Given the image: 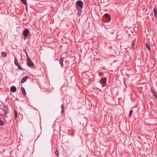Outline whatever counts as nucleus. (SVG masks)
Returning <instances> with one entry per match:
<instances>
[{
	"instance_id": "nucleus-1",
	"label": "nucleus",
	"mask_w": 157,
	"mask_h": 157,
	"mask_svg": "<svg viewBox=\"0 0 157 157\" xmlns=\"http://www.w3.org/2000/svg\"><path fill=\"white\" fill-rule=\"evenodd\" d=\"M76 6L77 10L78 11L82 12V10L83 8V2L81 0L77 1L76 3Z\"/></svg>"
},
{
	"instance_id": "nucleus-2",
	"label": "nucleus",
	"mask_w": 157,
	"mask_h": 157,
	"mask_svg": "<svg viewBox=\"0 0 157 157\" xmlns=\"http://www.w3.org/2000/svg\"><path fill=\"white\" fill-rule=\"evenodd\" d=\"M27 65L30 67H35L34 64L33 63L29 57L27 56Z\"/></svg>"
},
{
	"instance_id": "nucleus-3",
	"label": "nucleus",
	"mask_w": 157,
	"mask_h": 157,
	"mask_svg": "<svg viewBox=\"0 0 157 157\" xmlns=\"http://www.w3.org/2000/svg\"><path fill=\"white\" fill-rule=\"evenodd\" d=\"M29 33V29L27 28H26L25 29L24 31L23 34L24 37H26L28 36Z\"/></svg>"
},
{
	"instance_id": "nucleus-4",
	"label": "nucleus",
	"mask_w": 157,
	"mask_h": 157,
	"mask_svg": "<svg viewBox=\"0 0 157 157\" xmlns=\"http://www.w3.org/2000/svg\"><path fill=\"white\" fill-rule=\"evenodd\" d=\"M28 79V76L27 75L25 76L24 77L22 78L21 81V83H23L25 82L26 80Z\"/></svg>"
},
{
	"instance_id": "nucleus-5",
	"label": "nucleus",
	"mask_w": 157,
	"mask_h": 157,
	"mask_svg": "<svg viewBox=\"0 0 157 157\" xmlns=\"http://www.w3.org/2000/svg\"><path fill=\"white\" fill-rule=\"evenodd\" d=\"M10 90L12 92H15L16 90V88L14 86H12L10 88Z\"/></svg>"
},
{
	"instance_id": "nucleus-6",
	"label": "nucleus",
	"mask_w": 157,
	"mask_h": 157,
	"mask_svg": "<svg viewBox=\"0 0 157 157\" xmlns=\"http://www.w3.org/2000/svg\"><path fill=\"white\" fill-rule=\"evenodd\" d=\"M21 92L22 94L23 95H25L26 94V92L25 91V88L23 87H21Z\"/></svg>"
},
{
	"instance_id": "nucleus-7",
	"label": "nucleus",
	"mask_w": 157,
	"mask_h": 157,
	"mask_svg": "<svg viewBox=\"0 0 157 157\" xmlns=\"http://www.w3.org/2000/svg\"><path fill=\"white\" fill-rule=\"evenodd\" d=\"M2 110L4 111L5 113V116L6 117H7V116L6 115V114L7 113L9 112L8 109H3Z\"/></svg>"
},
{
	"instance_id": "nucleus-8",
	"label": "nucleus",
	"mask_w": 157,
	"mask_h": 157,
	"mask_svg": "<svg viewBox=\"0 0 157 157\" xmlns=\"http://www.w3.org/2000/svg\"><path fill=\"white\" fill-rule=\"evenodd\" d=\"M153 13L155 16V17H157V8H155L153 10Z\"/></svg>"
},
{
	"instance_id": "nucleus-9",
	"label": "nucleus",
	"mask_w": 157,
	"mask_h": 157,
	"mask_svg": "<svg viewBox=\"0 0 157 157\" xmlns=\"http://www.w3.org/2000/svg\"><path fill=\"white\" fill-rule=\"evenodd\" d=\"M106 79L105 78H103L101 79L100 81L101 83L103 84H106Z\"/></svg>"
},
{
	"instance_id": "nucleus-10",
	"label": "nucleus",
	"mask_w": 157,
	"mask_h": 157,
	"mask_svg": "<svg viewBox=\"0 0 157 157\" xmlns=\"http://www.w3.org/2000/svg\"><path fill=\"white\" fill-rule=\"evenodd\" d=\"M14 63L15 65L16 66L19 64L18 63V61L16 57H15L14 59Z\"/></svg>"
},
{
	"instance_id": "nucleus-11",
	"label": "nucleus",
	"mask_w": 157,
	"mask_h": 157,
	"mask_svg": "<svg viewBox=\"0 0 157 157\" xmlns=\"http://www.w3.org/2000/svg\"><path fill=\"white\" fill-rule=\"evenodd\" d=\"M145 47L147 49H148L149 51H150L151 50L149 44H148L147 43L146 44Z\"/></svg>"
},
{
	"instance_id": "nucleus-12",
	"label": "nucleus",
	"mask_w": 157,
	"mask_h": 157,
	"mask_svg": "<svg viewBox=\"0 0 157 157\" xmlns=\"http://www.w3.org/2000/svg\"><path fill=\"white\" fill-rule=\"evenodd\" d=\"M64 58H62L60 60L59 63L61 65L62 67H63V59Z\"/></svg>"
},
{
	"instance_id": "nucleus-13",
	"label": "nucleus",
	"mask_w": 157,
	"mask_h": 157,
	"mask_svg": "<svg viewBox=\"0 0 157 157\" xmlns=\"http://www.w3.org/2000/svg\"><path fill=\"white\" fill-rule=\"evenodd\" d=\"M151 90L152 93L153 94H154V96L157 98V94L155 92V91L153 90L152 89H151Z\"/></svg>"
},
{
	"instance_id": "nucleus-14",
	"label": "nucleus",
	"mask_w": 157,
	"mask_h": 157,
	"mask_svg": "<svg viewBox=\"0 0 157 157\" xmlns=\"http://www.w3.org/2000/svg\"><path fill=\"white\" fill-rule=\"evenodd\" d=\"M21 2L24 5H27V2L26 0H21Z\"/></svg>"
},
{
	"instance_id": "nucleus-15",
	"label": "nucleus",
	"mask_w": 157,
	"mask_h": 157,
	"mask_svg": "<svg viewBox=\"0 0 157 157\" xmlns=\"http://www.w3.org/2000/svg\"><path fill=\"white\" fill-rule=\"evenodd\" d=\"M1 54L3 55V57H6L7 53L6 52H2L1 53Z\"/></svg>"
},
{
	"instance_id": "nucleus-16",
	"label": "nucleus",
	"mask_w": 157,
	"mask_h": 157,
	"mask_svg": "<svg viewBox=\"0 0 157 157\" xmlns=\"http://www.w3.org/2000/svg\"><path fill=\"white\" fill-rule=\"evenodd\" d=\"M132 112L133 111L132 110H130L128 115V116H129V117H130L132 115Z\"/></svg>"
},
{
	"instance_id": "nucleus-17",
	"label": "nucleus",
	"mask_w": 157,
	"mask_h": 157,
	"mask_svg": "<svg viewBox=\"0 0 157 157\" xmlns=\"http://www.w3.org/2000/svg\"><path fill=\"white\" fill-rule=\"evenodd\" d=\"M61 107L62 109V111L61 112V113H62L64 111V106L63 105H61Z\"/></svg>"
},
{
	"instance_id": "nucleus-18",
	"label": "nucleus",
	"mask_w": 157,
	"mask_h": 157,
	"mask_svg": "<svg viewBox=\"0 0 157 157\" xmlns=\"http://www.w3.org/2000/svg\"><path fill=\"white\" fill-rule=\"evenodd\" d=\"M17 66L18 68L21 70H23L24 69L23 68H22L19 65H17Z\"/></svg>"
},
{
	"instance_id": "nucleus-19",
	"label": "nucleus",
	"mask_w": 157,
	"mask_h": 157,
	"mask_svg": "<svg viewBox=\"0 0 157 157\" xmlns=\"http://www.w3.org/2000/svg\"><path fill=\"white\" fill-rule=\"evenodd\" d=\"M4 124L3 121L2 120H0V125L1 126H3Z\"/></svg>"
},
{
	"instance_id": "nucleus-20",
	"label": "nucleus",
	"mask_w": 157,
	"mask_h": 157,
	"mask_svg": "<svg viewBox=\"0 0 157 157\" xmlns=\"http://www.w3.org/2000/svg\"><path fill=\"white\" fill-rule=\"evenodd\" d=\"M14 115L16 118H17V113L15 110H14Z\"/></svg>"
},
{
	"instance_id": "nucleus-21",
	"label": "nucleus",
	"mask_w": 157,
	"mask_h": 157,
	"mask_svg": "<svg viewBox=\"0 0 157 157\" xmlns=\"http://www.w3.org/2000/svg\"><path fill=\"white\" fill-rule=\"evenodd\" d=\"M55 153L57 157L59 156V154L58 151H56L55 152Z\"/></svg>"
},
{
	"instance_id": "nucleus-22",
	"label": "nucleus",
	"mask_w": 157,
	"mask_h": 157,
	"mask_svg": "<svg viewBox=\"0 0 157 157\" xmlns=\"http://www.w3.org/2000/svg\"><path fill=\"white\" fill-rule=\"evenodd\" d=\"M104 15H105V17H106V18H108L109 16V14L108 13L105 14Z\"/></svg>"
},
{
	"instance_id": "nucleus-23",
	"label": "nucleus",
	"mask_w": 157,
	"mask_h": 157,
	"mask_svg": "<svg viewBox=\"0 0 157 157\" xmlns=\"http://www.w3.org/2000/svg\"><path fill=\"white\" fill-rule=\"evenodd\" d=\"M79 12H78V13H77V14H78V15L79 16H80L81 15V12H80V11H79Z\"/></svg>"
},
{
	"instance_id": "nucleus-24",
	"label": "nucleus",
	"mask_w": 157,
	"mask_h": 157,
	"mask_svg": "<svg viewBox=\"0 0 157 157\" xmlns=\"http://www.w3.org/2000/svg\"><path fill=\"white\" fill-rule=\"evenodd\" d=\"M3 107H4V108H5L6 109H8V106L7 105L4 106Z\"/></svg>"
},
{
	"instance_id": "nucleus-25",
	"label": "nucleus",
	"mask_w": 157,
	"mask_h": 157,
	"mask_svg": "<svg viewBox=\"0 0 157 157\" xmlns=\"http://www.w3.org/2000/svg\"><path fill=\"white\" fill-rule=\"evenodd\" d=\"M108 18V20L109 21H110L111 19V17L110 16H109V17H108V18Z\"/></svg>"
},
{
	"instance_id": "nucleus-26",
	"label": "nucleus",
	"mask_w": 157,
	"mask_h": 157,
	"mask_svg": "<svg viewBox=\"0 0 157 157\" xmlns=\"http://www.w3.org/2000/svg\"><path fill=\"white\" fill-rule=\"evenodd\" d=\"M103 74V73L102 72H100L99 73V75L100 76L101 75Z\"/></svg>"
},
{
	"instance_id": "nucleus-27",
	"label": "nucleus",
	"mask_w": 157,
	"mask_h": 157,
	"mask_svg": "<svg viewBox=\"0 0 157 157\" xmlns=\"http://www.w3.org/2000/svg\"><path fill=\"white\" fill-rule=\"evenodd\" d=\"M132 47H134V46H135V44H134V43H133V41L132 42Z\"/></svg>"
}]
</instances>
